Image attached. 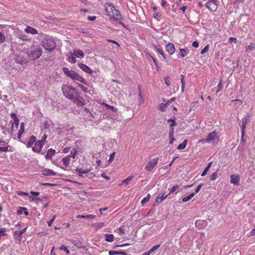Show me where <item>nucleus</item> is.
Returning a JSON list of instances; mask_svg holds the SVG:
<instances>
[{"instance_id":"f257e3e1","label":"nucleus","mask_w":255,"mask_h":255,"mask_svg":"<svg viewBox=\"0 0 255 255\" xmlns=\"http://www.w3.org/2000/svg\"><path fill=\"white\" fill-rule=\"evenodd\" d=\"M62 71L67 77H69L72 80H77L86 85L88 84L85 79L80 76L78 73L73 70H69L67 67H63Z\"/></svg>"},{"instance_id":"f03ea898","label":"nucleus","mask_w":255,"mask_h":255,"mask_svg":"<svg viewBox=\"0 0 255 255\" xmlns=\"http://www.w3.org/2000/svg\"><path fill=\"white\" fill-rule=\"evenodd\" d=\"M41 45L49 52H51L56 46L54 39L52 37L49 36L46 37L41 41Z\"/></svg>"},{"instance_id":"7ed1b4c3","label":"nucleus","mask_w":255,"mask_h":255,"mask_svg":"<svg viewBox=\"0 0 255 255\" xmlns=\"http://www.w3.org/2000/svg\"><path fill=\"white\" fill-rule=\"evenodd\" d=\"M64 96L67 99L72 100L78 92L74 88L67 85H63L62 88Z\"/></svg>"},{"instance_id":"20e7f679","label":"nucleus","mask_w":255,"mask_h":255,"mask_svg":"<svg viewBox=\"0 0 255 255\" xmlns=\"http://www.w3.org/2000/svg\"><path fill=\"white\" fill-rule=\"evenodd\" d=\"M42 48L38 46L33 47L26 52L28 58L31 60H35L39 58L42 55Z\"/></svg>"},{"instance_id":"39448f33","label":"nucleus","mask_w":255,"mask_h":255,"mask_svg":"<svg viewBox=\"0 0 255 255\" xmlns=\"http://www.w3.org/2000/svg\"><path fill=\"white\" fill-rule=\"evenodd\" d=\"M110 6H111V9L112 10V11L113 13L114 16L113 17H111V19L113 20H114L117 22H118L119 24L122 25L124 27H125V25L124 23L121 21L120 20L122 19V17L121 15L120 14V11L116 9V7L114 5L111 4L110 3L109 4Z\"/></svg>"},{"instance_id":"423d86ee","label":"nucleus","mask_w":255,"mask_h":255,"mask_svg":"<svg viewBox=\"0 0 255 255\" xmlns=\"http://www.w3.org/2000/svg\"><path fill=\"white\" fill-rule=\"evenodd\" d=\"M15 61L17 63L21 65L27 63L28 62V57L26 52L21 51L19 54L16 55Z\"/></svg>"},{"instance_id":"0eeeda50","label":"nucleus","mask_w":255,"mask_h":255,"mask_svg":"<svg viewBox=\"0 0 255 255\" xmlns=\"http://www.w3.org/2000/svg\"><path fill=\"white\" fill-rule=\"evenodd\" d=\"M159 157H156L150 160L145 167V170L147 171H151L158 162Z\"/></svg>"},{"instance_id":"6e6552de","label":"nucleus","mask_w":255,"mask_h":255,"mask_svg":"<svg viewBox=\"0 0 255 255\" xmlns=\"http://www.w3.org/2000/svg\"><path fill=\"white\" fill-rule=\"evenodd\" d=\"M73 103L76 104L79 107H82L85 105V102L82 97L80 96V93L78 92L74 97L73 99H72Z\"/></svg>"},{"instance_id":"1a4fd4ad","label":"nucleus","mask_w":255,"mask_h":255,"mask_svg":"<svg viewBox=\"0 0 255 255\" xmlns=\"http://www.w3.org/2000/svg\"><path fill=\"white\" fill-rule=\"evenodd\" d=\"M216 139L218 140L217 133L215 131H213L208 134L205 140L208 143H213Z\"/></svg>"},{"instance_id":"9d476101","label":"nucleus","mask_w":255,"mask_h":255,"mask_svg":"<svg viewBox=\"0 0 255 255\" xmlns=\"http://www.w3.org/2000/svg\"><path fill=\"white\" fill-rule=\"evenodd\" d=\"M44 143L42 142V141L36 140L34 143V146L32 147V150L34 152H40L41 149L43 146Z\"/></svg>"},{"instance_id":"9b49d317","label":"nucleus","mask_w":255,"mask_h":255,"mask_svg":"<svg viewBox=\"0 0 255 255\" xmlns=\"http://www.w3.org/2000/svg\"><path fill=\"white\" fill-rule=\"evenodd\" d=\"M36 141V138L34 135H32V136H30V137L29 138L28 141L27 142L25 141H23L22 140H20V141L21 142H22L24 144L26 145V147L27 148L31 147L32 146V145L34 143H35Z\"/></svg>"},{"instance_id":"f8f14e48","label":"nucleus","mask_w":255,"mask_h":255,"mask_svg":"<svg viewBox=\"0 0 255 255\" xmlns=\"http://www.w3.org/2000/svg\"><path fill=\"white\" fill-rule=\"evenodd\" d=\"M78 65L79 68L85 72L90 74L92 73V70L86 64L82 63H78Z\"/></svg>"},{"instance_id":"ddd939ff","label":"nucleus","mask_w":255,"mask_h":255,"mask_svg":"<svg viewBox=\"0 0 255 255\" xmlns=\"http://www.w3.org/2000/svg\"><path fill=\"white\" fill-rule=\"evenodd\" d=\"M42 174L44 176H56L57 173L54 171L53 170L48 168H45L42 170Z\"/></svg>"},{"instance_id":"4468645a","label":"nucleus","mask_w":255,"mask_h":255,"mask_svg":"<svg viewBox=\"0 0 255 255\" xmlns=\"http://www.w3.org/2000/svg\"><path fill=\"white\" fill-rule=\"evenodd\" d=\"M248 118L246 117L242 119V125L241 126V131H242V141H243V137L245 134V130L246 127V125L248 123Z\"/></svg>"},{"instance_id":"2eb2a0df","label":"nucleus","mask_w":255,"mask_h":255,"mask_svg":"<svg viewBox=\"0 0 255 255\" xmlns=\"http://www.w3.org/2000/svg\"><path fill=\"white\" fill-rule=\"evenodd\" d=\"M205 5L211 11H215L217 8V5L216 3L208 1L205 3Z\"/></svg>"},{"instance_id":"dca6fc26","label":"nucleus","mask_w":255,"mask_h":255,"mask_svg":"<svg viewBox=\"0 0 255 255\" xmlns=\"http://www.w3.org/2000/svg\"><path fill=\"white\" fill-rule=\"evenodd\" d=\"M166 50L169 53L170 55L173 54L175 51V49L174 45L172 43H168L166 45Z\"/></svg>"},{"instance_id":"f3484780","label":"nucleus","mask_w":255,"mask_h":255,"mask_svg":"<svg viewBox=\"0 0 255 255\" xmlns=\"http://www.w3.org/2000/svg\"><path fill=\"white\" fill-rule=\"evenodd\" d=\"M153 48L154 49V50L157 52L159 53L163 58V59L167 61L166 57L163 52V50L161 48H158V47L156 46L154 44L153 45Z\"/></svg>"},{"instance_id":"a211bd4d","label":"nucleus","mask_w":255,"mask_h":255,"mask_svg":"<svg viewBox=\"0 0 255 255\" xmlns=\"http://www.w3.org/2000/svg\"><path fill=\"white\" fill-rule=\"evenodd\" d=\"M70 242L73 244L76 247L79 249H82L84 248L83 243L80 240H75L71 239Z\"/></svg>"},{"instance_id":"6ab92c4d","label":"nucleus","mask_w":255,"mask_h":255,"mask_svg":"<svg viewBox=\"0 0 255 255\" xmlns=\"http://www.w3.org/2000/svg\"><path fill=\"white\" fill-rule=\"evenodd\" d=\"M231 182L234 184H238L240 180L239 175L232 174L230 176Z\"/></svg>"},{"instance_id":"aec40b11","label":"nucleus","mask_w":255,"mask_h":255,"mask_svg":"<svg viewBox=\"0 0 255 255\" xmlns=\"http://www.w3.org/2000/svg\"><path fill=\"white\" fill-rule=\"evenodd\" d=\"M91 171L89 169H82L77 168L76 169V171L78 173L79 176L80 177H83V174H86L89 172Z\"/></svg>"},{"instance_id":"412c9836","label":"nucleus","mask_w":255,"mask_h":255,"mask_svg":"<svg viewBox=\"0 0 255 255\" xmlns=\"http://www.w3.org/2000/svg\"><path fill=\"white\" fill-rule=\"evenodd\" d=\"M13 238L18 241L19 243L21 242L22 240V234L20 231H15L13 234Z\"/></svg>"},{"instance_id":"4be33fe9","label":"nucleus","mask_w":255,"mask_h":255,"mask_svg":"<svg viewBox=\"0 0 255 255\" xmlns=\"http://www.w3.org/2000/svg\"><path fill=\"white\" fill-rule=\"evenodd\" d=\"M55 150L52 148H50L47 151V154L45 155V158L47 159H51L52 156L55 154Z\"/></svg>"},{"instance_id":"5701e85b","label":"nucleus","mask_w":255,"mask_h":255,"mask_svg":"<svg viewBox=\"0 0 255 255\" xmlns=\"http://www.w3.org/2000/svg\"><path fill=\"white\" fill-rule=\"evenodd\" d=\"M179 50H180V53L179 54L177 55V57L178 58H180V57H184L185 56H186L188 53H189V50H187L185 49H183V48H180L179 49Z\"/></svg>"},{"instance_id":"b1692460","label":"nucleus","mask_w":255,"mask_h":255,"mask_svg":"<svg viewBox=\"0 0 255 255\" xmlns=\"http://www.w3.org/2000/svg\"><path fill=\"white\" fill-rule=\"evenodd\" d=\"M67 56L68 60L70 62L72 63H75L76 62V57L73 53L70 52Z\"/></svg>"},{"instance_id":"393cba45","label":"nucleus","mask_w":255,"mask_h":255,"mask_svg":"<svg viewBox=\"0 0 255 255\" xmlns=\"http://www.w3.org/2000/svg\"><path fill=\"white\" fill-rule=\"evenodd\" d=\"M164 193L162 194L161 195V194L159 193L158 194V195L157 196L156 198V202L158 203V204H160L161 203V202L168 196V195H167L166 196H164Z\"/></svg>"},{"instance_id":"a878e982","label":"nucleus","mask_w":255,"mask_h":255,"mask_svg":"<svg viewBox=\"0 0 255 255\" xmlns=\"http://www.w3.org/2000/svg\"><path fill=\"white\" fill-rule=\"evenodd\" d=\"M102 105L104 106L107 109L110 110L114 113H117L118 111V109L117 108H115L114 106L108 105L107 103H103Z\"/></svg>"},{"instance_id":"bb28decb","label":"nucleus","mask_w":255,"mask_h":255,"mask_svg":"<svg viewBox=\"0 0 255 255\" xmlns=\"http://www.w3.org/2000/svg\"><path fill=\"white\" fill-rule=\"evenodd\" d=\"M25 31L28 33H31L32 34H35L37 33V31L34 28H33L31 26H28Z\"/></svg>"},{"instance_id":"cd10ccee","label":"nucleus","mask_w":255,"mask_h":255,"mask_svg":"<svg viewBox=\"0 0 255 255\" xmlns=\"http://www.w3.org/2000/svg\"><path fill=\"white\" fill-rule=\"evenodd\" d=\"M73 53L74 54L75 57L78 58H82L84 56V52L81 50H74Z\"/></svg>"},{"instance_id":"c85d7f7f","label":"nucleus","mask_w":255,"mask_h":255,"mask_svg":"<svg viewBox=\"0 0 255 255\" xmlns=\"http://www.w3.org/2000/svg\"><path fill=\"white\" fill-rule=\"evenodd\" d=\"M96 217L95 215H78L77 216V218H85V219H88V220H91V219H94L95 217Z\"/></svg>"},{"instance_id":"c756f323","label":"nucleus","mask_w":255,"mask_h":255,"mask_svg":"<svg viewBox=\"0 0 255 255\" xmlns=\"http://www.w3.org/2000/svg\"><path fill=\"white\" fill-rule=\"evenodd\" d=\"M105 240L108 242H112L114 241V236L113 234H105Z\"/></svg>"},{"instance_id":"7c9ffc66","label":"nucleus","mask_w":255,"mask_h":255,"mask_svg":"<svg viewBox=\"0 0 255 255\" xmlns=\"http://www.w3.org/2000/svg\"><path fill=\"white\" fill-rule=\"evenodd\" d=\"M70 161V155L64 157L62 159V161L63 162V164L67 167L69 165Z\"/></svg>"},{"instance_id":"2f4dec72","label":"nucleus","mask_w":255,"mask_h":255,"mask_svg":"<svg viewBox=\"0 0 255 255\" xmlns=\"http://www.w3.org/2000/svg\"><path fill=\"white\" fill-rule=\"evenodd\" d=\"M168 107L167 103H161L158 106V110L162 112H165Z\"/></svg>"},{"instance_id":"473e14b6","label":"nucleus","mask_w":255,"mask_h":255,"mask_svg":"<svg viewBox=\"0 0 255 255\" xmlns=\"http://www.w3.org/2000/svg\"><path fill=\"white\" fill-rule=\"evenodd\" d=\"M187 144V139H185L184 140L182 143H180V144L178 145L177 148L179 150L183 149L186 147Z\"/></svg>"},{"instance_id":"72a5a7b5","label":"nucleus","mask_w":255,"mask_h":255,"mask_svg":"<svg viewBox=\"0 0 255 255\" xmlns=\"http://www.w3.org/2000/svg\"><path fill=\"white\" fill-rule=\"evenodd\" d=\"M195 195V193H192L187 197L182 198V202H186L191 199Z\"/></svg>"},{"instance_id":"f704fd0d","label":"nucleus","mask_w":255,"mask_h":255,"mask_svg":"<svg viewBox=\"0 0 255 255\" xmlns=\"http://www.w3.org/2000/svg\"><path fill=\"white\" fill-rule=\"evenodd\" d=\"M78 86L81 88V89L85 93H90V91L88 90L87 88L84 86L82 84L78 83L77 84Z\"/></svg>"},{"instance_id":"c9c22d12","label":"nucleus","mask_w":255,"mask_h":255,"mask_svg":"<svg viewBox=\"0 0 255 255\" xmlns=\"http://www.w3.org/2000/svg\"><path fill=\"white\" fill-rule=\"evenodd\" d=\"M167 123L170 124L169 127L172 128L176 126V123L175 121L173 119H170L167 120Z\"/></svg>"},{"instance_id":"e433bc0d","label":"nucleus","mask_w":255,"mask_h":255,"mask_svg":"<svg viewBox=\"0 0 255 255\" xmlns=\"http://www.w3.org/2000/svg\"><path fill=\"white\" fill-rule=\"evenodd\" d=\"M184 77L185 76L183 75H181V82L182 83V86H181L182 92H183V91L184 90L185 85V82L184 81Z\"/></svg>"},{"instance_id":"4c0bfd02","label":"nucleus","mask_w":255,"mask_h":255,"mask_svg":"<svg viewBox=\"0 0 255 255\" xmlns=\"http://www.w3.org/2000/svg\"><path fill=\"white\" fill-rule=\"evenodd\" d=\"M217 91H216L217 93L223 89V86L222 85V79L220 80L219 84L217 85Z\"/></svg>"},{"instance_id":"58836bf2","label":"nucleus","mask_w":255,"mask_h":255,"mask_svg":"<svg viewBox=\"0 0 255 255\" xmlns=\"http://www.w3.org/2000/svg\"><path fill=\"white\" fill-rule=\"evenodd\" d=\"M150 196L148 194L147 196L144 198L141 201V203L142 205H144V204L149 201V200L150 199Z\"/></svg>"},{"instance_id":"ea45409f","label":"nucleus","mask_w":255,"mask_h":255,"mask_svg":"<svg viewBox=\"0 0 255 255\" xmlns=\"http://www.w3.org/2000/svg\"><path fill=\"white\" fill-rule=\"evenodd\" d=\"M133 176H129L127 178H126L125 179L123 180L122 181V183L123 184L125 183V184H128V182L131 180L133 178Z\"/></svg>"},{"instance_id":"a19ab883","label":"nucleus","mask_w":255,"mask_h":255,"mask_svg":"<svg viewBox=\"0 0 255 255\" xmlns=\"http://www.w3.org/2000/svg\"><path fill=\"white\" fill-rule=\"evenodd\" d=\"M150 57L153 61V63H154L156 68V69L159 68L160 67L158 65V61L157 59L156 58H154V57H153L152 55H150Z\"/></svg>"},{"instance_id":"79ce46f5","label":"nucleus","mask_w":255,"mask_h":255,"mask_svg":"<svg viewBox=\"0 0 255 255\" xmlns=\"http://www.w3.org/2000/svg\"><path fill=\"white\" fill-rule=\"evenodd\" d=\"M160 246V245H157L154 246H153L152 248H151L148 251L151 254L152 253H153L155 252L156 250H157Z\"/></svg>"},{"instance_id":"37998d69","label":"nucleus","mask_w":255,"mask_h":255,"mask_svg":"<svg viewBox=\"0 0 255 255\" xmlns=\"http://www.w3.org/2000/svg\"><path fill=\"white\" fill-rule=\"evenodd\" d=\"M5 40V37L0 31V44L3 43Z\"/></svg>"},{"instance_id":"c03bdc74","label":"nucleus","mask_w":255,"mask_h":255,"mask_svg":"<svg viewBox=\"0 0 255 255\" xmlns=\"http://www.w3.org/2000/svg\"><path fill=\"white\" fill-rule=\"evenodd\" d=\"M59 249L60 250L64 251L67 254H70V251L67 249V247H66L65 246H64L63 245H61Z\"/></svg>"},{"instance_id":"a18cd8bd","label":"nucleus","mask_w":255,"mask_h":255,"mask_svg":"<svg viewBox=\"0 0 255 255\" xmlns=\"http://www.w3.org/2000/svg\"><path fill=\"white\" fill-rule=\"evenodd\" d=\"M77 154V150L75 148L72 149L70 152V158L72 157L73 158H75Z\"/></svg>"},{"instance_id":"49530a36","label":"nucleus","mask_w":255,"mask_h":255,"mask_svg":"<svg viewBox=\"0 0 255 255\" xmlns=\"http://www.w3.org/2000/svg\"><path fill=\"white\" fill-rule=\"evenodd\" d=\"M6 231V229L5 228H0V236H4L6 235L5 234V232Z\"/></svg>"},{"instance_id":"de8ad7c7","label":"nucleus","mask_w":255,"mask_h":255,"mask_svg":"<svg viewBox=\"0 0 255 255\" xmlns=\"http://www.w3.org/2000/svg\"><path fill=\"white\" fill-rule=\"evenodd\" d=\"M16 194L20 196H28V193L27 192H24L22 191H17L16 192Z\"/></svg>"},{"instance_id":"09e8293b","label":"nucleus","mask_w":255,"mask_h":255,"mask_svg":"<svg viewBox=\"0 0 255 255\" xmlns=\"http://www.w3.org/2000/svg\"><path fill=\"white\" fill-rule=\"evenodd\" d=\"M217 174H218L217 171H216V172H214L211 175L210 180H212V181L216 180L217 179Z\"/></svg>"},{"instance_id":"8fccbe9b","label":"nucleus","mask_w":255,"mask_h":255,"mask_svg":"<svg viewBox=\"0 0 255 255\" xmlns=\"http://www.w3.org/2000/svg\"><path fill=\"white\" fill-rule=\"evenodd\" d=\"M24 129H22V128H20L19 129L18 134H17V138L18 139H20L21 136L24 132Z\"/></svg>"},{"instance_id":"3c124183","label":"nucleus","mask_w":255,"mask_h":255,"mask_svg":"<svg viewBox=\"0 0 255 255\" xmlns=\"http://www.w3.org/2000/svg\"><path fill=\"white\" fill-rule=\"evenodd\" d=\"M209 45H207L201 51V54H205V53H206L208 50H209Z\"/></svg>"},{"instance_id":"603ef678","label":"nucleus","mask_w":255,"mask_h":255,"mask_svg":"<svg viewBox=\"0 0 255 255\" xmlns=\"http://www.w3.org/2000/svg\"><path fill=\"white\" fill-rule=\"evenodd\" d=\"M56 219V215H54L51 220H50L49 221L47 222V224L49 227L51 226L53 222L54 221V220Z\"/></svg>"},{"instance_id":"864d4df0","label":"nucleus","mask_w":255,"mask_h":255,"mask_svg":"<svg viewBox=\"0 0 255 255\" xmlns=\"http://www.w3.org/2000/svg\"><path fill=\"white\" fill-rule=\"evenodd\" d=\"M179 186L177 185H174V186H173L172 188H171V189L170 190V192L168 195L174 192L177 189L179 188Z\"/></svg>"},{"instance_id":"5fc2aeb1","label":"nucleus","mask_w":255,"mask_h":255,"mask_svg":"<svg viewBox=\"0 0 255 255\" xmlns=\"http://www.w3.org/2000/svg\"><path fill=\"white\" fill-rule=\"evenodd\" d=\"M9 124H13V125H15L16 127V128H17L18 125H19V120L16 119V120H14L13 122L10 121Z\"/></svg>"},{"instance_id":"6e6d98bb","label":"nucleus","mask_w":255,"mask_h":255,"mask_svg":"<svg viewBox=\"0 0 255 255\" xmlns=\"http://www.w3.org/2000/svg\"><path fill=\"white\" fill-rule=\"evenodd\" d=\"M24 210H25V207H19V209L17 211V214L18 215H21L23 213Z\"/></svg>"},{"instance_id":"4d7b16f0","label":"nucleus","mask_w":255,"mask_h":255,"mask_svg":"<svg viewBox=\"0 0 255 255\" xmlns=\"http://www.w3.org/2000/svg\"><path fill=\"white\" fill-rule=\"evenodd\" d=\"M109 255H119V251H110L109 252Z\"/></svg>"},{"instance_id":"13d9d810","label":"nucleus","mask_w":255,"mask_h":255,"mask_svg":"<svg viewBox=\"0 0 255 255\" xmlns=\"http://www.w3.org/2000/svg\"><path fill=\"white\" fill-rule=\"evenodd\" d=\"M174 136V128L173 127L170 128L169 132V137Z\"/></svg>"},{"instance_id":"bf43d9fd","label":"nucleus","mask_w":255,"mask_h":255,"mask_svg":"<svg viewBox=\"0 0 255 255\" xmlns=\"http://www.w3.org/2000/svg\"><path fill=\"white\" fill-rule=\"evenodd\" d=\"M254 49H255V46L253 44H251L250 45L246 46V51H248V50H252Z\"/></svg>"},{"instance_id":"052dcab7","label":"nucleus","mask_w":255,"mask_h":255,"mask_svg":"<svg viewBox=\"0 0 255 255\" xmlns=\"http://www.w3.org/2000/svg\"><path fill=\"white\" fill-rule=\"evenodd\" d=\"M86 110L88 112V114H89V115H88V117L90 118V119H89V121H93V119H91V118H94V117L92 113H91L90 112H89L87 109H86Z\"/></svg>"},{"instance_id":"680f3d73","label":"nucleus","mask_w":255,"mask_h":255,"mask_svg":"<svg viewBox=\"0 0 255 255\" xmlns=\"http://www.w3.org/2000/svg\"><path fill=\"white\" fill-rule=\"evenodd\" d=\"M203 185V184L202 183H200L198 186L196 188V189H195V193H197L198 192H199L201 188L202 187V186Z\"/></svg>"},{"instance_id":"e2e57ef3","label":"nucleus","mask_w":255,"mask_h":255,"mask_svg":"<svg viewBox=\"0 0 255 255\" xmlns=\"http://www.w3.org/2000/svg\"><path fill=\"white\" fill-rule=\"evenodd\" d=\"M14 125L13 124H11V128H7V132L8 133H11L13 131Z\"/></svg>"},{"instance_id":"0e129e2a","label":"nucleus","mask_w":255,"mask_h":255,"mask_svg":"<svg viewBox=\"0 0 255 255\" xmlns=\"http://www.w3.org/2000/svg\"><path fill=\"white\" fill-rule=\"evenodd\" d=\"M237 42V40L236 38L230 37L229 38V42L230 43H231L232 42H234L235 43H236Z\"/></svg>"},{"instance_id":"69168bd1","label":"nucleus","mask_w":255,"mask_h":255,"mask_svg":"<svg viewBox=\"0 0 255 255\" xmlns=\"http://www.w3.org/2000/svg\"><path fill=\"white\" fill-rule=\"evenodd\" d=\"M115 156V152H113L110 155V158H109V162H111L114 159Z\"/></svg>"},{"instance_id":"338daca9","label":"nucleus","mask_w":255,"mask_h":255,"mask_svg":"<svg viewBox=\"0 0 255 255\" xmlns=\"http://www.w3.org/2000/svg\"><path fill=\"white\" fill-rule=\"evenodd\" d=\"M30 193L33 196L36 197L38 196L40 193L39 192H35V191H30Z\"/></svg>"},{"instance_id":"774afa93","label":"nucleus","mask_w":255,"mask_h":255,"mask_svg":"<svg viewBox=\"0 0 255 255\" xmlns=\"http://www.w3.org/2000/svg\"><path fill=\"white\" fill-rule=\"evenodd\" d=\"M87 19L90 21H94L96 19V16H88Z\"/></svg>"}]
</instances>
